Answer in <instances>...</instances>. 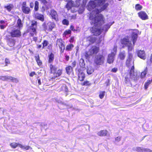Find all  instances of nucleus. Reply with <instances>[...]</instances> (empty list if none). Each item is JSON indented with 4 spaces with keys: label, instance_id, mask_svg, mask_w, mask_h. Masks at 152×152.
Listing matches in <instances>:
<instances>
[{
    "label": "nucleus",
    "instance_id": "obj_21",
    "mask_svg": "<svg viewBox=\"0 0 152 152\" xmlns=\"http://www.w3.org/2000/svg\"><path fill=\"white\" fill-rule=\"evenodd\" d=\"M79 73L78 74V76L79 79L80 80L82 81L84 80L85 77V74L83 72H80L79 70Z\"/></svg>",
    "mask_w": 152,
    "mask_h": 152
},
{
    "label": "nucleus",
    "instance_id": "obj_48",
    "mask_svg": "<svg viewBox=\"0 0 152 152\" xmlns=\"http://www.w3.org/2000/svg\"><path fill=\"white\" fill-rule=\"evenodd\" d=\"M91 83L90 82L88 81H85L83 83V85H90Z\"/></svg>",
    "mask_w": 152,
    "mask_h": 152
},
{
    "label": "nucleus",
    "instance_id": "obj_35",
    "mask_svg": "<svg viewBox=\"0 0 152 152\" xmlns=\"http://www.w3.org/2000/svg\"><path fill=\"white\" fill-rule=\"evenodd\" d=\"M73 45L72 44H70L68 45L66 48V50H71L72 48L73 47Z\"/></svg>",
    "mask_w": 152,
    "mask_h": 152
},
{
    "label": "nucleus",
    "instance_id": "obj_53",
    "mask_svg": "<svg viewBox=\"0 0 152 152\" xmlns=\"http://www.w3.org/2000/svg\"><path fill=\"white\" fill-rule=\"evenodd\" d=\"M76 64V63L75 61H74L72 63V66L73 67H75Z\"/></svg>",
    "mask_w": 152,
    "mask_h": 152
},
{
    "label": "nucleus",
    "instance_id": "obj_28",
    "mask_svg": "<svg viewBox=\"0 0 152 152\" xmlns=\"http://www.w3.org/2000/svg\"><path fill=\"white\" fill-rule=\"evenodd\" d=\"M87 71L88 74H91L94 72V69L92 67L89 66L88 67Z\"/></svg>",
    "mask_w": 152,
    "mask_h": 152
},
{
    "label": "nucleus",
    "instance_id": "obj_50",
    "mask_svg": "<svg viewBox=\"0 0 152 152\" xmlns=\"http://www.w3.org/2000/svg\"><path fill=\"white\" fill-rule=\"evenodd\" d=\"M118 70V69L116 68H114L111 70V72H116Z\"/></svg>",
    "mask_w": 152,
    "mask_h": 152
},
{
    "label": "nucleus",
    "instance_id": "obj_42",
    "mask_svg": "<svg viewBox=\"0 0 152 152\" xmlns=\"http://www.w3.org/2000/svg\"><path fill=\"white\" fill-rule=\"evenodd\" d=\"M71 30H66V31H65L64 32L63 34V35H64V36H65L67 35L70 34L71 33Z\"/></svg>",
    "mask_w": 152,
    "mask_h": 152
},
{
    "label": "nucleus",
    "instance_id": "obj_26",
    "mask_svg": "<svg viewBox=\"0 0 152 152\" xmlns=\"http://www.w3.org/2000/svg\"><path fill=\"white\" fill-rule=\"evenodd\" d=\"M66 70L67 73L69 75L72 70V68L70 66H68L66 67Z\"/></svg>",
    "mask_w": 152,
    "mask_h": 152
},
{
    "label": "nucleus",
    "instance_id": "obj_22",
    "mask_svg": "<svg viewBox=\"0 0 152 152\" xmlns=\"http://www.w3.org/2000/svg\"><path fill=\"white\" fill-rule=\"evenodd\" d=\"M107 132L106 130H102L98 132L97 134L99 136H105L106 135Z\"/></svg>",
    "mask_w": 152,
    "mask_h": 152
},
{
    "label": "nucleus",
    "instance_id": "obj_30",
    "mask_svg": "<svg viewBox=\"0 0 152 152\" xmlns=\"http://www.w3.org/2000/svg\"><path fill=\"white\" fill-rule=\"evenodd\" d=\"M147 149L146 148H141L140 147H137L135 150L138 152H146L145 150H147Z\"/></svg>",
    "mask_w": 152,
    "mask_h": 152
},
{
    "label": "nucleus",
    "instance_id": "obj_32",
    "mask_svg": "<svg viewBox=\"0 0 152 152\" xmlns=\"http://www.w3.org/2000/svg\"><path fill=\"white\" fill-rule=\"evenodd\" d=\"M9 80L15 83H18V80L17 79L11 76H10Z\"/></svg>",
    "mask_w": 152,
    "mask_h": 152
},
{
    "label": "nucleus",
    "instance_id": "obj_37",
    "mask_svg": "<svg viewBox=\"0 0 152 152\" xmlns=\"http://www.w3.org/2000/svg\"><path fill=\"white\" fill-rule=\"evenodd\" d=\"M142 7L140 4H137L135 5V9L137 10H140L142 9Z\"/></svg>",
    "mask_w": 152,
    "mask_h": 152
},
{
    "label": "nucleus",
    "instance_id": "obj_40",
    "mask_svg": "<svg viewBox=\"0 0 152 152\" xmlns=\"http://www.w3.org/2000/svg\"><path fill=\"white\" fill-rule=\"evenodd\" d=\"M42 44L43 45L42 48H44L45 47L48 45V42L46 40H45L42 42Z\"/></svg>",
    "mask_w": 152,
    "mask_h": 152
},
{
    "label": "nucleus",
    "instance_id": "obj_63",
    "mask_svg": "<svg viewBox=\"0 0 152 152\" xmlns=\"http://www.w3.org/2000/svg\"><path fill=\"white\" fill-rule=\"evenodd\" d=\"M150 61L152 63V54H151L150 57Z\"/></svg>",
    "mask_w": 152,
    "mask_h": 152
},
{
    "label": "nucleus",
    "instance_id": "obj_15",
    "mask_svg": "<svg viewBox=\"0 0 152 152\" xmlns=\"http://www.w3.org/2000/svg\"><path fill=\"white\" fill-rule=\"evenodd\" d=\"M55 26V24L54 23L49 22L47 23L46 25V29L51 31Z\"/></svg>",
    "mask_w": 152,
    "mask_h": 152
},
{
    "label": "nucleus",
    "instance_id": "obj_36",
    "mask_svg": "<svg viewBox=\"0 0 152 152\" xmlns=\"http://www.w3.org/2000/svg\"><path fill=\"white\" fill-rule=\"evenodd\" d=\"M152 82V80H148L145 84V89H147L149 85Z\"/></svg>",
    "mask_w": 152,
    "mask_h": 152
},
{
    "label": "nucleus",
    "instance_id": "obj_23",
    "mask_svg": "<svg viewBox=\"0 0 152 152\" xmlns=\"http://www.w3.org/2000/svg\"><path fill=\"white\" fill-rule=\"evenodd\" d=\"M8 44L10 47H13L15 44V41L12 39H10L8 40Z\"/></svg>",
    "mask_w": 152,
    "mask_h": 152
},
{
    "label": "nucleus",
    "instance_id": "obj_14",
    "mask_svg": "<svg viewBox=\"0 0 152 152\" xmlns=\"http://www.w3.org/2000/svg\"><path fill=\"white\" fill-rule=\"evenodd\" d=\"M139 16L142 20H145L148 19V17L146 13L144 12L141 11L138 13Z\"/></svg>",
    "mask_w": 152,
    "mask_h": 152
},
{
    "label": "nucleus",
    "instance_id": "obj_44",
    "mask_svg": "<svg viewBox=\"0 0 152 152\" xmlns=\"http://www.w3.org/2000/svg\"><path fill=\"white\" fill-rule=\"evenodd\" d=\"M105 93V92L104 91H103L100 93L99 95V97L100 99H102L103 98L104 96Z\"/></svg>",
    "mask_w": 152,
    "mask_h": 152
},
{
    "label": "nucleus",
    "instance_id": "obj_38",
    "mask_svg": "<svg viewBox=\"0 0 152 152\" xmlns=\"http://www.w3.org/2000/svg\"><path fill=\"white\" fill-rule=\"evenodd\" d=\"M39 2L37 1H35V2L34 10L36 11H37L39 9Z\"/></svg>",
    "mask_w": 152,
    "mask_h": 152
},
{
    "label": "nucleus",
    "instance_id": "obj_34",
    "mask_svg": "<svg viewBox=\"0 0 152 152\" xmlns=\"http://www.w3.org/2000/svg\"><path fill=\"white\" fill-rule=\"evenodd\" d=\"M147 68H146L144 71L141 73L140 76L141 77V78H143L145 77L147 74Z\"/></svg>",
    "mask_w": 152,
    "mask_h": 152
},
{
    "label": "nucleus",
    "instance_id": "obj_20",
    "mask_svg": "<svg viewBox=\"0 0 152 152\" xmlns=\"http://www.w3.org/2000/svg\"><path fill=\"white\" fill-rule=\"evenodd\" d=\"M96 41L95 37L89 36L87 37L86 41L88 42L89 44L94 43Z\"/></svg>",
    "mask_w": 152,
    "mask_h": 152
},
{
    "label": "nucleus",
    "instance_id": "obj_3",
    "mask_svg": "<svg viewBox=\"0 0 152 152\" xmlns=\"http://www.w3.org/2000/svg\"><path fill=\"white\" fill-rule=\"evenodd\" d=\"M121 42L122 44L128 47V53L130 54V52L132 50V45L131 41L130 40L129 37H127L121 39Z\"/></svg>",
    "mask_w": 152,
    "mask_h": 152
},
{
    "label": "nucleus",
    "instance_id": "obj_25",
    "mask_svg": "<svg viewBox=\"0 0 152 152\" xmlns=\"http://www.w3.org/2000/svg\"><path fill=\"white\" fill-rule=\"evenodd\" d=\"M10 76H0V80L3 81H9V80Z\"/></svg>",
    "mask_w": 152,
    "mask_h": 152
},
{
    "label": "nucleus",
    "instance_id": "obj_58",
    "mask_svg": "<svg viewBox=\"0 0 152 152\" xmlns=\"http://www.w3.org/2000/svg\"><path fill=\"white\" fill-rule=\"evenodd\" d=\"M34 6V4L33 3H30V7L31 8H33Z\"/></svg>",
    "mask_w": 152,
    "mask_h": 152
},
{
    "label": "nucleus",
    "instance_id": "obj_62",
    "mask_svg": "<svg viewBox=\"0 0 152 152\" xmlns=\"http://www.w3.org/2000/svg\"><path fill=\"white\" fill-rule=\"evenodd\" d=\"M133 66H132L131 68V69L130 70V74L131 75L132 74V69H133Z\"/></svg>",
    "mask_w": 152,
    "mask_h": 152
},
{
    "label": "nucleus",
    "instance_id": "obj_9",
    "mask_svg": "<svg viewBox=\"0 0 152 152\" xmlns=\"http://www.w3.org/2000/svg\"><path fill=\"white\" fill-rule=\"evenodd\" d=\"M114 52L111 53L110 54L108 55L107 61L108 63L110 64L112 63L114 60V57L116 54V48H114Z\"/></svg>",
    "mask_w": 152,
    "mask_h": 152
},
{
    "label": "nucleus",
    "instance_id": "obj_47",
    "mask_svg": "<svg viewBox=\"0 0 152 152\" xmlns=\"http://www.w3.org/2000/svg\"><path fill=\"white\" fill-rule=\"evenodd\" d=\"M7 26V23H4V24L0 25V28L1 29H4Z\"/></svg>",
    "mask_w": 152,
    "mask_h": 152
},
{
    "label": "nucleus",
    "instance_id": "obj_39",
    "mask_svg": "<svg viewBox=\"0 0 152 152\" xmlns=\"http://www.w3.org/2000/svg\"><path fill=\"white\" fill-rule=\"evenodd\" d=\"M61 89L63 91H68V88L65 85H63L61 87Z\"/></svg>",
    "mask_w": 152,
    "mask_h": 152
},
{
    "label": "nucleus",
    "instance_id": "obj_31",
    "mask_svg": "<svg viewBox=\"0 0 152 152\" xmlns=\"http://www.w3.org/2000/svg\"><path fill=\"white\" fill-rule=\"evenodd\" d=\"M35 58L36 61L37 62L39 66H40L42 64V62L39 59V56H35Z\"/></svg>",
    "mask_w": 152,
    "mask_h": 152
},
{
    "label": "nucleus",
    "instance_id": "obj_2",
    "mask_svg": "<svg viewBox=\"0 0 152 152\" xmlns=\"http://www.w3.org/2000/svg\"><path fill=\"white\" fill-rule=\"evenodd\" d=\"M82 4H83V3H82L81 0H75V2L71 0H69L66 5V7L68 10H69L72 7H75L77 9L75 11H74L73 12H76L77 10L78 12L79 8L80 7Z\"/></svg>",
    "mask_w": 152,
    "mask_h": 152
},
{
    "label": "nucleus",
    "instance_id": "obj_17",
    "mask_svg": "<svg viewBox=\"0 0 152 152\" xmlns=\"http://www.w3.org/2000/svg\"><path fill=\"white\" fill-rule=\"evenodd\" d=\"M88 0H83V4H82L80 8L78 10V13L79 14H82L84 10V8L86 4V3Z\"/></svg>",
    "mask_w": 152,
    "mask_h": 152
},
{
    "label": "nucleus",
    "instance_id": "obj_57",
    "mask_svg": "<svg viewBox=\"0 0 152 152\" xmlns=\"http://www.w3.org/2000/svg\"><path fill=\"white\" fill-rule=\"evenodd\" d=\"M5 23V22L3 20H1L0 21V25L3 24Z\"/></svg>",
    "mask_w": 152,
    "mask_h": 152
},
{
    "label": "nucleus",
    "instance_id": "obj_59",
    "mask_svg": "<svg viewBox=\"0 0 152 152\" xmlns=\"http://www.w3.org/2000/svg\"><path fill=\"white\" fill-rule=\"evenodd\" d=\"M146 152H152V150H150L149 149H147V150H145Z\"/></svg>",
    "mask_w": 152,
    "mask_h": 152
},
{
    "label": "nucleus",
    "instance_id": "obj_43",
    "mask_svg": "<svg viewBox=\"0 0 152 152\" xmlns=\"http://www.w3.org/2000/svg\"><path fill=\"white\" fill-rule=\"evenodd\" d=\"M80 66L83 67L85 66V64L83 59L81 58L80 60Z\"/></svg>",
    "mask_w": 152,
    "mask_h": 152
},
{
    "label": "nucleus",
    "instance_id": "obj_46",
    "mask_svg": "<svg viewBox=\"0 0 152 152\" xmlns=\"http://www.w3.org/2000/svg\"><path fill=\"white\" fill-rule=\"evenodd\" d=\"M63 24L65 25H67L69 24V21L66 19H64L62 21Z\"/></svg>",
    "mask_w": 152,
    "mask_h": 152
},
{
    "label": "nucleus",
    "instance_id": "obj_33",
    "mask_svg": "<svg viewBox=\"0 0 152 152\" xmlns=\"http://www.w3.org/2000/svg\"><path fill=\"white\" fill-rule=\"evenodd\" d=\"M13 6L12 5L10 4L7 6H5V8H6L7 10L9 11H10L13 8Z\"/></svg>",
    "mask_w": 152,
    "mask_h": 152
},
{
    "label": "nucleus",
    "instance_id": "obj_18",
    "mask_svg": "<svg viewBox=\"0 0 152 152\" xmlns=\"http://www.w3.org/2000/svg\"><path fill=\"white\" fill-rule=\"evenodd\" d=\"M138 56L140 58L144 60L145 59V54L144 50H139L137 52Z\"/></svg>",
    "mask_w": 152,
    "mask_h": 152
},
{
    "label": "nucleus",
    "instance_id": "obj_64",
    "mask_svg": "<svg viewBox=\"0 0 152 152\" xmlns=\"http://www.w3.org/2000/svg\"><path fill=\"white\" fill-rule=\"evenodd\" d=\"M42 47V45H38L37 46V48H41Z\"/></svg>",
    "mask_w": 152,
    "mask_h": 152
},
{
    "label": "nucleus",
    "instance_id": "obj_24",
    "mask_svg": "<svg viewBox=\"0 0 152 152\" xmlns=\"http://www.w3.org/2000/svg\"><path fill=\"white\" fill-rule=\"evenodd\" d=\"M35 17L37 19L41 20V21H43L44 20V16L42 15L39 14H36L35 15Z\"/></svg>",
    "mask_w": 152,
    "mask_h": 152
},
{
    "label": "nucleus",
    "instance_id": "obj_12",
    "mask_svg": "<svg viewBox=\"0 0 152 152\" xmlns=\"http://www.w3.org/2000/svg\"><path fill=\"white\" fill-rule=\"evenodd\" d=\"M132 52H130V54L129 53V56L126 61V66L128 67H130L132 63Z\"/></svg>",
    "mask_w": 152,
    "mask_h": 152
},
{
    "label": "nucleus",
    "instance_id": "obj_45",
    "mask_svg": "<svg viewBox=\"0 0 152 152\" xmlns=\"http://www.w3.org/2000/svg\"><path fill=\"white\" fill-rule=\"evenodd\" d=\"M76 15H71L69 16V18L71 20H75L76 19Z\"/></svg>",
    "mask_w": 152,
    "mask_h": 152
},
{
    "label": "nucleus",
    "instance_id": "obj_52",
    "mask_svg": "<svg viewBox=\"0 0 152 152\" xmlns=\"http://www.w3.org/2000/svg\"><path fill=\"white\" fill-rule=\"evenodd\" d=\"M65 59L66 61H68L69 58V56H67L66 54H65Z\"/></svg>",
    "mask_w": 152,
    "mask_h": 152
},
{
    "label": "nucleus",
    "instance_id": "obj_49",
    "mask_svg": "<svg viewBox=\"0 0 152 152\" xmlns=\"http://www.w3.org/2000/svg\"><path fill=\"white\" fill-rule=\"evenodd\" d=\"M41 3H42L45 5L47 3V2L46 0H38Z\"/></svg>",
    "mask_w": 152,
    "mask_h": 152
},
{
    "label": "nucleus",
    "instance_id": "obj_16",
    "mask_svg": "<svg viewBox=\"0 0 152 152\" xmlns=\"http://www.w3.org/2000/svg\"><path fill=\"white\" fill-rule=\"evenodd\" d=\"M37 22L36 21L33 20L31 21V25L30 26V28L32 31L35 33L36 31V28L37 27Z\"/></svg>",
    "mask_w": 152,
    "mask_h": 152
},
{
    "label": "nucleus",
    "instance_id": "obj_4",
    "mask_svg": "<svg viewBox=\"0 0 152 152\" xmlns=\"http://www.w3.org/2000/svg\"><path fill=\"white\" fill-rule=\"evenodd\" d=\"M50 72L53 74L54 76L56 77L60 76L62 74V70L58 69L57 71V68L55 66L51 64L50 65Z\"/></svg>",
    "mask_w": 152,
    "mask_h": 152
},
{
    "label": "nucleus",
    "instance_id": "obj_29",
    "mask_svg": "<svg viewBox=\"0 0 152 152\" xmlns=\"http://www.w3.org/2000/svg\"><path fill=\"white\" fill-rule=\"evenodd\" d=\"M49 63L52 62L54 58V55L52 53H51L49 56Z\"/></svg>",
    "mask_w": 152,
    "mask_h": 152
},
{
    "label": "nucleus",
    "instance_id": "obj_41",
    "mask_svg": "<svg viewBox=\"0 0 152 152\" xmlns=\"http://www.w3.org/2000/svg\"><path fill=\"white\" fill-rule=\"evenodd\" d=\"M125 54L124 53H120L119 55V57L121 59H124L125 58Z\"/></svg>",
    "mask_w": 152,
    "mask_h": 152
},
{
    "label": "nucleus",
    "instance_id": "obj_11",
    "mask_svg": "<svg viewBox=\"0 0 152 152\" xmlns=\"http://www.w3.org/2000/svg\"><path fill=\"white\" fill-rule=\"evenodd\" d=\"M22 8L23 12L25 14H28L29 13L30 11L29 7L26 6V2H23Z\"/></svg>",
    "mask_w": 152,
    "mask_h": 152
},
{
    "label": "nucleus",
    "instance_id": "obj_1",
    "mask_svg": "<svg viewBox=\"0 0 152 152\" xmlns=\"http://www.w3.org/2000/svg\"><path fill=\"white\" fill-rule=\"evenodd\" d=\"M94 0L89 1L87 7L89 11L93 10L90 14L89 18L91 24L94 26L90 30L94 35L97 36L100 35L103 31H107L114 22L105 25L101 29L100 26L104 23V19L103 16L99 13L106 9L108 4H104L105 0Z\"/></svg>",
    "mask_w": 152,
    "mask_h": 152
},
{
    "label": "nucleus",
    "instance_id": "obj_8",
    "mask_svg": "<svg viewBox=\"0 0 152 152\" xmlns=\"http://www.w3.org/2000/svg\"><path fill=\"white\" fill-rule=\"evenodd\" d=\"M10 145L12 148H15L19 146L23 149L28 150L31 148L30 147L28 146L23 145L19 144V143L14 142L11 143Z\"/></svg>",
    "mask_w": 152,
    "mask_h": 152
},
{
    "label": "nucleus",
    "instance_id": "obj_10",
    "mask_svg": "<svg viewBox=\"0 0 152 152\" xmlns=\"http://www.w3.org/2000/svg\"><path fill=\"white\" fill-rule=\"evenodd\" d=\"M10 34L12 37H19L21 36V33L19 29L12 30Z\"/></svg>",
    "mask_w": 152,
    "mask_h": 152
},
{
    "label": "nucleus",
    "instance_id": "obj_51",
    "mask_svg": "<svg viewBox=\"0 0 152 152\" xmlns=\"http://www.w3.org/2000/svg\"><path fill=\"white\" fill-rule=\"evenodd\" d=\"M121 140V137L119 136L118 137L115 138L116 141H117L118 142L120 141Z\"/></svg>",
    "mask_w": 152,
    "mask_h": 152
},
{
    "label": "nucleus",
    "instance_id": "obj_55",
    "mask_svg": "<svg viewBox=\"0 0 152 152\" xmlns=\"http://www.w3.org/2000/svg\"><path fill=\"white\" fill-rule=\"evenodd\" d=\"M5 61L6 65H7V64H8L10 63V61L9 59L7 58H6Z\"/></svg>",
    "mask_w": 152,
    "mask_h": 152
},
{
    "label": "nucleus",
    "instance_id": "obj_54",
    "mask_svg": "<svg viewBox=\"0 0 152 152\" xmlns=\"http://www.w3.org/2000/svg\"><path fill=\"white\" fill-rule=\"evenodd\" d=\"M35 74H36L35 72H31L30 74L29 75H30V76H31V77H33L34 75H35Z\"/></svg>",
    "mask_w": 152,
    "mask_h": 152
},
{
    "label": "nucleus",
    "instance_id": "obj_13",
    "mask_svg": "<svg viewBox=\"0 0 152 152\" xmlns=\"http://www.w3.org/2000/svg\"><path fill=\"white\" fill-rule=\"evenodd\" d=\"M50 15V17L55 20L57 21L58 20V15L55 10H51Z\"/></svg>",
    "mask_w": 152,
    "mask_h": 152
},
{
    "label": "nucleus",
    "instance_id": "obj_7",
    "mask_svg": "<svg viewBox=\"0 0 152 152\" xmlns=\"http://www.w3.org/2000/svg\"><path fill=\"white\" fill-rule=\"evenodd\" d=\"M56 45L60 49V51L61 53H63L65 49V46L64 41L61 39L57 40Z\"/></svg>",
    "mask_w": 152,
    "mask_h": 152
},
{
    "label": "nucleus",
    "instance_id": "obj_5",
    "mask_svg": "<svg viewBox=\"0 0 152 152\" xmlns=\"http://www.w3.org/2000/svg\"><path fill=\"white\" fill-rule=\"evenodd\" d=\"M104 57L102 55L98 54L96 56L94 59V63L97 65H101L103 64Z\"/></svg>",
    "mask_w": 152,
    "mask_h": 152
},
{
    "label": "nucleus",
    "instance_id": "obj_56",
    "mask_svg": "<svg viewBox=\"0 0 152 152\" xmlns=\"http://www.w3.org/2000/svg\"><path fill=\"white\" fill-rule=\"evenodd\" d=\"M70 29L73 31H75V29L74 28V27L72 25H71L70 27Z\"/></svg>",
    "mask_w": 152,
    "mask_h": 152
},
{
    "label": "nucleus",
    "instance_id": "obj_61",
    "mask_svg": "<svg viewBox=\"0 0 152 152\" xmlns=\"http://www.w3.org/2000/svg\"><path fill=\"white\" fill-rule=\"evenodd\" d=\"M38 83L39 85H40L41 84V80L40 79H39L38 81Z\"/></svg>",
    "mask_w": 152,
    "mask_h": 152
},
{
    "label": "nucleus",
    "instance_id": "obj_6",
    "mask_svg": "<svg viewBox=\"0 0 152 152\" xmlns=\"http://www.w3.org/2000/svg\"><path fill=\"white\" fill-rule=\"evenodd\" d=\"M99 50L98 47L95 46H93L86 53L85 56L87 58L89 56L92 55L93 54H96Z\"/></svg>",
    "mask_w": 152,
    "mask_h": 152
},
{
    "label": "nucleus",
    "instance_id": "obj_60",
    "mask_svg": "<svg viewBox=\"0 0 152 152\" xmlns=\"http://www.w3.org/2000/svg\"><path fill=\"white\" fill-rule=\"evenodd\" d=\"M37 39V38L36 37H34L33 40L34 41L36 42Z\"/></svg>",
    "mask_w": 152,
    "mask_h": 152
},
{
    "label": "nucleus",
    "instance_id": "obj_19",
    "mask_svg": "<svg viewBox=\"0 0 152 152\" xmlns=\"http://www.w3.org/2000/svg\"><path fill=\"white\" fill-rule=\"evenodd\" d=\"M140 32L137 29H134V44L137 39L138 35L140 34Z\"/></svg>",
    "mask_w": 152,
    "mask_h": 152
},
{
    "label": "nucleus",
    "instance_id": "obj_27",
    "mask_svg": "<svg viewBox=\"0 0 152 152\" xmlns=\"http://www.w3.org/2000/svg\"><path fill=\"white\" fill-rule=\"evenodd\" d=\"M17 25L18 27V28L19 29H20V28L22 27L23 24L21 23V21L20 19H19L18 20Z\"/></svg>",
    "mask_w": 152,
    "mask_h": 152
}]
</instances>
